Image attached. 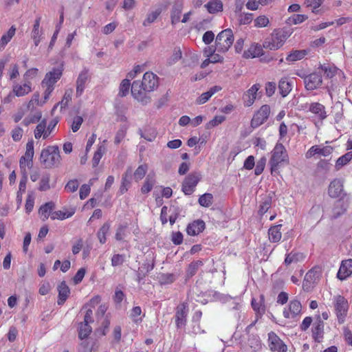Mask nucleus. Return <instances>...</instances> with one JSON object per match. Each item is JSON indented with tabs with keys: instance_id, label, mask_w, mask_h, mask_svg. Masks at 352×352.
<instances>
[{
	"instance_id": "obj_1",
	"label": "nucleus",
	"mask_w": 352,
	"mask_h": 352,
	"mask_svg": "<svg viewBox=\"0 0 352 352\" xmlns=\"http://www.w3.org/2000/svg\"><path fill=\"white\" fill-rule=\"evenodd\" d=\"M158 86V77L151 72H146L142 80H135L131 85V94L133 97L144 103L149 102L150 98L146 95V92L153 91Z\"/></svg>"
},
{
	"instance_id": "obj_2",
	"label": "nucleus",
	"mask_w": 352,
	"mask_h": 352,
	"mask_svg": "<svg viewBox=\"0 0 352 352\" xmlns=\"http://www.w3.org/2000/svg\"><path fill=\"white\" fill-rule=\"evenodd\" d=\"M289 162V157L286 148L282 143L277 142L271 152L269 161L272 175L279 174V169Z\"/></svg>"
},
{
	"instance_id": "obj_3",
	"label": "nucleus",
	"mask_w": 352,
	"mask_h": 352,
	"mask_svg": "<svg viewBox=\"0 0 352 352\" xmlns=\"http://www.w3.org/2000/svg\"><path fill=\"white\" fill-rule=\"evenodd\" d=\"M63 65L54 67L51 71L47 72L41 82V86L44 89L43 98L45 101L47 100L55 88L56 83L60 79L63 73Z\"/></svg>"
},
{
	"instance_id": "obj_4",
	"label": "nucleus",
	"mask_w": 352,
	"mask_h": 352,
	"mask_svg": "<svg viewBox=\"0 0 352 352\" xmlns=\"http://www.w3.org/2000/svg\"><path fill=\"white\" fill-rule=\"evenodd\" d=\"M290 36V34L282 28L274 29L270 36L265 39L263 47L270 50L280 49Z\"/></svg>"
},
{
	"instance_id": "obj_5",
	"label": "nucleus",
	"mask_w": 352,
	"mask_h": 352,
	"mask_svg": "<svg viewBox=\"0 0 352 352\" xmlns=\"http://www.w3.org/2000/svg\"><path fill=\"white\" fill-rule=\"evenodd\" d=\"M61 160L59 148L56 145L48 146L41 151L40 162L46 168L57 166Z\"/></svg>"
},
{
	"instance_id": "obj_6",
	"label": "nucleus",
	"mask_w": 352,
	"mask_h": 352,
	"mask_svg": "<svg viewBox=\"0 0 352 352\" xmlns=\"http://www.w3.org/2000/svg\"><path fill=\"white\" fill-rule=\"evenodd\" d=\"M34 155V142L28 140L25 145V151L19 159V168L21 175H28V171L33 167Z\"/></svg>"
},
{
	"instance_id": "obj_7",
	"label": "nucleus",
	"mask_w": 352,
	"mask_h": 352,
	"mask_svg": "<svg viewBox=\"0 0 352 352\" xmlns=\"http://www.w3.org/2000/svg\"><path fill=\"white\" fill-rule=\"evenodd\" d=\"M333 304L338 324H342L344 323L349 309L348 300L344 296L338 294L334 296Z\"/></svg>"
},
{
	"instance_id": "obj_8",
	"label": "nucleus",
	"mask_w": 352,
	"mask_h": 352,
	"mask_svg": "<svg viewBox=\"0 0 352 352\" xmlns=\"http://www.w3.org/2000/svg\"><path fill=\"white\" fill-rule=\"evenodd\" d=\"M234 42V34L230 28L219 32L215 40V50L218 52L225 53L230 48Z\"/></svg>"
},
{
	"instance_id": "obj_9",
	"label": "nucleus",
	"mask_w": 352,
	"mask_h": 352,
	"mask_svg": "<svg viewBox=\"0 0 352 352\" xmlns=\"http://www.w3.org/2000/svg\"><path fill=\"white\" fill-rule=\"evenodd\" d=\"M302 306L297 298L292 299L288 305L283 309V315L287 319H296L302 314Z\"/></svg>"
},
{
	"instance_id": "obj_10",
	"label": "nucleus",
	"mask_w": 352,
	"mask_h": 352,
	"mask_svg": "<svg viewBox=\"0 0 352 352\" xmlns=\"http://www.w3.org/2000/svg\"><path fill=\"white\" fill-rule=\"evenodd\" d=\"M267 344L272 352H287L288 350L287 344L274 331L267 334Z\"/></svg>"
},
{
	"instance_id": "obj_11",
	"label": "nucleus",
	"mask_w": 352,
	"mask_h": 352,
	"mask_svg": "<svg viewBox=\"0 0 352 352\" xmlns=\"http://www.w3.org/2000/svg\"><path fill=\"white\" fill-rule=\"evenodd\" d=\"M270 111L271 109L269 105H262L254 114L250 122L251 126L255 129L262 125L267 120Z\"/></svg>"
},
{
	"instance_id": "obj_12",
	"label": "nucleus",
	"mask_w": 352,
	"mask_h": 352,
	"mask_svg": "<svg viewBox=\"0 0 352 352\" xmlns=\"http://www.w3.org/2000/svg\"><path fill=\"white\" fill-rule=\"evenodd\" d=\"M201 179L199 174L192 173L188 175L183 181L182 190L186 195H190Z\"/></svg>"
},
{
	"instance_id": "obj_13",
	"label": "nucleus",
	"mask_w": 352,
	"mask_h": 352,
	"mask_svg": "<svg viewBox=\"0 0 352 352\" xmlns=\"http://www.w3.org/2000/svg\"><path fill=\"white\" fill-rule=\"evenodd\" d=\"M322 76L319 72H313L304 77V85L307 91H313L322 85Z\"/></svg>"
},
{
	"instance_id": "obj_14",
	"label": "nucleus",
	"mask_w": 352,
	"mask_h": 352,
	"mask_svg": "<svg viewBox=\"0 0 352 352\" xmlns=\"http://www.w3.org/2000/svg\"><path fill=\"white\" fill-rule=\"evenodd\" d=\"M188 305L186 302L179 304L175 309V324L177 328H181L186 324L188 314Z\"/></svg>"
},
{
	"instance_id": "obj_15",
	"label": "nucleus",
	"mask_w": 352,
	"mask_h": 352,
	"mask_svg": "<svg viewBox=\"0 0 352 352\" xmlns=\"http://www.w3.org/2000/svg\"><path fill=\"white\" fill-rule=\"evenodd\" d=\"M334 148L331 146L314 145L310 147L305 153L307 159L311 158L315 155L328 157L331 155Z\"/></svg>"
},
{
	"instance_id": "obj_16",
	"label": "nucleus",
	"mask_w": 352,
	"mask_h": 352,
	"mask_svg": "<svg viewBox=\"0 0 352 352\" xmlns=\"http://www.w3.org/2000/svg\"><path fill=\"white\" fill-rule=\"evenodd\" d=\"M41 16H37L32 25V30L30 32L31 38L34 41V44L37 47L41 43L43 35L44 34L43 30L41 27Z\"/></svg>"
},
{
	"instance_id": "obj_17",
	"label": "nucleus",
	"mask_w": 352,
	"mask_h": 352,
	"mask_svg": "<svg viewBox=\"0 0 352 352\" xmlns=\"http://www.w3.org/2000/svg\"><path fill=\"white\" fill-rule=\"evenodd\" d=\"M344 191L343 182L340 179H333L328 187V194L331 198L339 197Z\"/></svg>"
},
{
	"instance_id": "obj_18",
	"label": "nucleus",
	"mask_w": 352,
	"mask_h": 352,
	"mask_svg": "<svg viewBox=\"0 0 352 352\" xmlns=\"http://www.w3.org/2000/svg\"><path fill=\"white\" fill-rule=\"evenodd\" d=\"M309 111L320 121L324 120L327 117L325 107L320 102H314L310 103L309 105Z\"/></svg>"
},
{
	"instance_id": "obj_19",
	"label": "nucleus",
	"mask_w": 352,
	"mask_h": 352,
	"mask_svg": "<svg viewBox=\"0 0 352 352\" xmlns=\"http://www.w3.org/2000/svg\"><path fill=\"white\" fill-rule=\"evenodd\" d=\"M352 274V259L349 258L342 261L337 274V277L340 280L349 278Z\"/></svg>"
},
{
	"instance_id": "obj_20",
	"label": "nucleus",
	"mask_w": 352,
	"mask_h": 352,
	"mask_svg": "<svg viewBox=\"0 0 352 352\" xmlns=\"http://www.w3.org/2000/svg\"><path fill=\"white\" fill-rule=\"evenodd\" d=\"M51 135L47 128V120L43 119L36 126L34 130V136L36 140H46Z\"/></svg>"
},
{
	"instance_id": "obj_21",
	"label": "nucleus",
	"mask_w": 352,
	"mask_h": 352,
	"mask_svg": "<svg viewBox=\"0 0 352 352\" xmlns=\"http://www.w3.org/2000/svg\"><path fill=\"white\" fill-rule=\"evenodd\" d=\"M260 87L259 84H254L244 94L243 100L245 107H250L254 104Z\"/></svg>"
},
{
	"instance_id": "obj_22",
	"label": "nucleus",
	"mask_w": 352,
	"mask_h": 352,
	"mask_svg": "<svg viewBox=\"0 0 352 352\" xmlns=\"http://www.w3.org/2000/svg\"><path fill=\"white\" fill-rule=\"evenodd\" d=\"M184 8V3L182 0H176L170 11L171 23L175 25L180 21L181 14Z\"/></svg>"
},
{
	"instance_id": "obj_23",
	"label": "nucleus",
	"mask_w": 352,
	"mask_h": 352,
	"mask_svg": "<svg viewBox=\"0 0 352 352\" xmlns=\"http://www.w3.org/2000/svg\"><path fill=\"white\" fill-rule=\"evenodd\" d=\"M58 292L57 304L63 305L70 295V289L65 281H62L57 287Z\"/></svg>"
},
{
	"instance_id": "obj_24",
	"label": "nucleus",
	"mask_w": 352,
	"mask_h": 352,
	"mask_svg": "<svg viewBox=\"0 0 352 352\" xmlns=\"http://www.w3.org/2000/svg\"><path fill=\"white\" fill-rule=\"evenodd\" d=\"M263 48H264L263 45L258 43H253L244 52L243 57L245 58L259 57L263 54Z\"/></svg>"
},
{
	"instance_id": "obj_25",
	"label": "nucleus",
	"mask_w": 352,
	"mask_h": 352,
	"mask_svg": "<svg viewBox=\"0 0 352 352\" xmlns=\"http://www.w3.org/2000/svg\"><path fill=\"white\" fill-rule=\"evenodd\" d=\"M318 68L321 69L324 72L325 76L329 78H332L337 75L344 76L343 72L333 65H320Z\"/></svg>"
},
{
	"instance_id": "obj_26",
	"label": "nucleus",
	"mask_w": 352,
	"mask_h": 352,
	"mask_svg": "<svg viewBox=\"0 0 352 352\" xmlns=\"http://www.w3.org/2000/svg\"><path fill=\"white\" fill-rule=\"evenodd\" d=\"M89 78L88 71L85 69L82 71L78 76L76 80V95L80 96L85 88V84Z\"/></svg>"
},
{
	"instance_id": "obj_27",
	"label": "nucleus",
	"mask_w": 352,
	"mask_h": 352,
	"mask_svg": "<svg viewBox=\"0 0 352 352\" xmlns=\"http://www.w3.org/2000/svg\"><path fill=\"white\" fill-rule=\"evenodd\" d=\"M205 229V223L202 220L194 221L190 223L187 228L186 232L190 236H196L203 232Z\"/></svg>"
},
{
	"instance_id": "obj_28",
	"label": "nucleus",
	"mask_w": 352,
	"mask_h": 352,
	"mask_svg": "<svg viewBox=\"0 0 352 352\" xmlns=\"http://www.w3.org/2000/svg\"><path fill=\"white\" fill-rule=\"evenodd\" d=\"M12 91L17 97L26 96L32 91V84L30 82H25L23 85L16 84L12 87Z\"/></svg>"
},
{
	"instance_id": "obj_29",
	"label": "nucleus",
	"mask_w": 352,
	"mask_h": 352,
	"mask_svg": "<svg viewBox=\"0 0 352 352\" xmlns=\"http://www.w3.org/2000/svg\"><path fill=\"white\" fill-rule=\"evenodd\" d=\"M222 89L221 86L215 85L211 87L208 91L203 93L196 100V103L203 104L208 102L210 98L217 92Z\"/></svg>"
},
{
	"instance_id": "obj_30",
	"label": "nucleus",
	"mask_w": 352,
	"mask_h": 352,
	"mask_svg": "<svg viewBox=\"0 0 352 352\" xmlns=\"http://www.w3.org/2000/svg\"><path fill=\"white\" fill-rule=\"evenodd\" d=\"M282 225H275L271 226L268 230L269 240L272 243H277L282 238V232L280 231Z\"/></svg>"
},
{
	"instance_id": "obj_31",
	"label": "nucleus",
	"mask_w": 352,
	"mask_h": 352,
	"mask_svg": "<svg viewBox=\"0 0 352 352\" xmlns=\"http://www.w3.org/2000/svg\"><path fill=\"white\" fill-rule=\"evenodd\" d=\"M76 210L74 208H71L69 210L64 208L62 210H58L52 212L51 214V219L52 220H64L72 217L74 214Z\"/></svg>"
},
{
	"instance_id": "obj_32",
	"label": "nucleus",
	"mask_w": 352,
	"mask_h": 352,
	"mask_svg": "<svg viewBox=\"0 0 352 352\" xmlns=\"http://www.w3.org/2000/svg\"><path fill=\"white\" fill-rule=\"evenodd\" d=\"M204 6L210 14L222 12L223 8L221 0H210Z\"/></svg>"
},
{
	"instance_id": "obj_33",
	"label": "nucleus",
	"mask_w": 352,
	"mask_h": 352,
	"mask_svg": "<svg viewBox=\"0 0 352 352\" xmlns=\"http://www.w3.org/2000/svg\"><path fill=\"white\" fill-rule=\"evenodd\" d=\"M55 208V204L52 201H49L42 205L38 210V214L42 218L43 221L47 220L49 217H51L52 210Z\"/></svg>"
},
{
	"instance_id": "obj_34",
	"label": "nucleus",
	"mask_w": 352,
	"mask_h": 352,
	"mask_svg": "<svg viewBox=\"0 0 352 352\" xmlns=\"http://www.w3.org/2000/svg\"><path fill=\"white\" fill-rule=\"evenodd\" d=\"M15 25H12L10 29L4 33L0 38V50H3L7 44L11 41L16 33Z\"/></svg>"
},
{
	"instance_id": "obj_35",
	"label": "nucleus",
	"mask_w": 352,
	"mask_h": 352,
	"mask_svg": "<svg viewBox=\"0 0 352 352\" xmlns=\"http://www.w3.org/2000/svg\"><path fill=\"white\" fill-rule=\"evenodd\" d=\"M251 305L253 309L256 311V314L262 315L265 313V298L263 294L260 296L258 300H257L255 298H252L251 301Z\"/></svg>"
},
{
	"instance_id": "obj_36",
	"label": "nucleus",
	"mask_w": 352,
	"mask_h": 352,
	"mask_svg": "<svg viewBox=\"0 0 352 352\" xmlns=\"http://www.w3.org/2000/svg\"><path fill=\"white\" fill-rule=\"evenodd\" d=\"M324 334V322L318 320L312 329V336L315 341L320 342Z\"/></svg>"
},
{
	"instance_id": "obj_37",
	"label": "nucleus",
	"mask_w": 352,
	"mask_h": 352,
	"mask_svg": "<svg viewBox=\"0 0 352 352\" xmlns=\"http://www.w3.org/2000/svg\"><path fill=\"white\" fill-rule=\"evenodd\" d=\"M305 258L303 254L300 252H291L286 254L284 264L287 266L289 265L292 263H298L302 261Z\"/></svg>"
},
{
	"instance_id": "obj_38",
	"label": "nucleus",
	"mask_w": 352,
	"mask_h": 352,
	"mask_svg": "<svg viewBox=\"0 0 352 352\" xmlns=\"http://www.w3.org/2000/svg\"><path fill=\"white\" fill-rule=\"evenodd\" d=\"M111 225L109 222H105L97 232V237L101 244H104L107 241V235L110 230Z\"/></svg>"
},
{
	"instance_id": "obj_39",
	"label": "nucleus",
	"mask_w": 352,
	"mask_h": 352,
	"mask_svg": "<svg viewBox=\"0 0 352 352\" xmlns=\"http://www.w3.org/2000/svg\"><path fill=\"white\" fill-rule=\"evenodd\" d=\"M204 265L203 261L201 260L194 261L191 262L186 269V277L190 278L195 276L198 270Z\"/></svg>"
},
{
	"instance_id": "obj_40",
	"label": "nucleus",
	"mask_w": 352,
	"mask_h": 352,
	"mask_svg": "<svg viewBox=\"0 0 352 352\" xmlns=\"http://www.w3.org/2000/svg\"><path fill=\"white\" fill-rule=\"evenodd\" d=\"M307 54V51L305 50H292L287 56L286 60L288 62H295L296 60H302Z\"/></svg>"
},
{
	"instance_id": "obj_41",
	"label": "nucleus",
	"mask_w": 352,
	"mask_h": 352,
	"mask_svg": "<svg viewBox=\"0 0 352 352\" xmlns=\"http://www.w3.org/2000/svg\"><path fill=\"white\" fill-rule=\"evenodd\" d=\"M352 160V151L347 152L344 155L338 157L335 164L336 170H340L344 166L348 164Z\"/></svg>"
},
{
	"instance_id": "obj_42",
	"label": "nucleus",
	"mask_w": 352,
	"mask_h": 352,
	"mask_svg": "<svg viewBox=\"0 0 352 352\" xmlns=\"http://www.w3.org/2000/svg\"><path fill=\"white\" fill-rule=\"evenodd\" d=\"M139 134L146 140L152 142L156 138L157 132L155 129L148 127L144 131H142V129H140Z\"/></svg>"
},
{
	"instance_id": "obj_43",
	"label": "nucleus",
	"mask_w": 352,
	"mask_h": 352,
	"mask_svg": "<svg viewBox=\"0 0 352 352\" xmlns=\"http://www.w3.org/2000/svg\"><path fill=\"white\" fill-rule=\"evenodd\" d=\"M92 328L90 323L80 322L78 327V337L80 340L85 339L91 333Z\"/></svg>"
},
{
	"instance_id": "obj_44",
	"label": "nucleus",
	"mask_w": 352,
	"mask_h": 352,
	"mask_svg": "<svg viewBox=\"0 0 352 352\" xmlns=\"http://www.w3.org/2000/svg\"><path fill=\"white\" fill-rule=\"evenodd\" d=\"M278 88L283 97H285L292 90V86L286 78L280 80Z\"/></svg>"
},
{
	"instance_id": "obj_45",
	"label": "nucleus",
	"mask_w": 352,
	"mask_h": 352,
	"mask_svg": "<svg viewBox=\"0 0 352 352\" xmlns=\"http://www.w3.org/2000/svg\"><path fill=\"white\" fill-rule=\"evenodd\" d=\"M270 21L269 18L263 14L258 16L254 20V25L257 28H266L270 25Z\"/></svg>"
},
{
	"instance_id": "obj_46",
	"label": "nucleus",
	"mask_w": 352,
	"mask_h": 352,
	"mask_svg": "<svg viewBox=\"0 0 352 352\" xmlns=\"http://www.w3.org/2000/svg\"><path fill=\"white\" fill-rule=\"evenodd\" d=\"M308 19L306 14H294L287 19V23L289 25H297L303 23Z\"/></svg>"
},
{
	"instance_id": "obj_47",
	"label": "nucleus",
	"mask_w": 352,
	"mask_h": 352,
	"mask_svg": "<svg viewBox=\"0 0 352 352\" xmlns=\"http://www.w3.org/2000/svg\"><path fill=\"white\" fill-rule=\"evenodd\" d=\"M162 10L158 8L147 14L146 19L143 21L144 26H148L153 23L157 17L160 15Z\"/></svg>"
},
{
	"instance_id": "obj_48",
	"label": "nucleus",
	"mask_w": 352,
	"mask_h": 352,
	"mask_svg": "<svg viewBox=\"0 0 352 352\" xmlns=\"http://www.w3.org/2000/svg\"><path fill=\"white\" fill-rule=\"evenodd\" d=\"M148 170V166L146 164L140 165L134 172V179L138 182L144 178Z\"/></svg>"
},
{
	"instance_id": "obj_49",
	"label": "nucleus",
	"mask_w": 352,
	"mask_h": 352,
	"mask_svg": "<svg viewBox=\"0 0 352 352\" xmlns=\"http://www.w3.org/2000/svg\"><path fill=\"white\" fill-rule=\"evenodd\" d=\"M212 200H213V196L212 194L205 193V194L202 195L201 196H200L198 201H199V204L201 206L208 208L212 205Z\"/></svg>"
},
{
	"instance_id": "obj_50",
	"label": "nucleus",
	"mask_w": 352,
	"mask_h": 352,
	"mask_svg": "<svg viewBox=\"0 0 352 352\" xmlns=\"http://www.w3.org/2000/svg\"><path fill=\"white\" fill-rule=\"evenodd\" d=\"M130 87V80L124 79L120 83L118 95L121 97L126 96L129 94Z\"/></svg>"
},
{
	"instance_id": "obj_51",
	"label": "nucleus",
	"mask_w": 352,
	"mask_h": 352,
	"mask_svg": "<svg viewBox=\"0 0 352 352\" xmlns=\"http://www.w3.org/2000/svg\"><path fill=\"white\" fill-rule=\"evenodd\" d=\"M34 199L35 197L34 192H29L25 204V208L27 213H30L32 211L34 206Z\"/></svg>"
},
{
	"instance_id": "obj_52",
	"label": "nucleus",
	"mask_w": 352,
	"mask_h": 352,
	"mask_svg": "<svg viewBox=\"0 0 352 352\" xmlns=\"http://www.w3.org/2000/svg\"><path fill=\"white\" fill-rule=\"evenodd\" d=\"M154 184L155 180L152 178H150L149 176L147 177L142 186L141 187L142 193L146 194L149 192L153 189Z\"/></svg>"
},
{
	"instance_id": "obj_53",
	"label": "nucleus",
	"mask_w": 352,
	"mask_h": 352,
	"mask_svg": "<svg viewBox=\"0 0 352 352\" xmlns=\"http://www.w3.org/2000/svg\"><path fill=\"white\" fill-rule=\"evenodd\" d=\"M159 280L161 285L171 284L175 280V276L170 273L162 274L159 276Z\"/></svg>"
},
{
	"instance_id": "obj_54",
	"label": "nucleus",
	"mask_w": 352,
	"mask_h": 352,
	"mask_svg": "<svg viewBox=\"0 0 352 352\" xmlns=\"http://www.w3.org/2000/svg\"><path fill=\"white\" fill-rule=\"evenodd\" d=\"M10 134L13 141L19 142L23 136V129L19 126H16L11 131Z\"/></svg>"
},
{
	"instance_id": "obj_55",
	"label": "nucleus",
	"mask_w": 352,
	"mask_h": 352,
	"mask_svg": "<svg viewBox=\"0 0 352 352\" xmlns=\"http://www.w3.org/2000/svg\"><path fill=\"white\" fill-rule=\"evenodd\" d=\"M226 120V117L224 116H215L213 119L210 120L206 124L207 129H211L215 127Z\"/></svg>"
},
{
	"instance_id": "obj_56",
	"label": "nucleus",
	"mask_w": 352,
	"mask_h": 352,
	"mask_svg": "<svg viewBox=\"0 0 352 352\" xmlns=\"http://www.w3.org/2000/svg\"><path fill=\"white\" fill-rule=\"evenodd\" d=\"M109 325H110V320L109 319L106 317L102 324H101V327H100L98 329H96V332L99 335V336H105L107 332L109 331Z\"/></svg>"
},
{
	"instance_id": "obj_57",
	"label": "nucleus",
	"mask_w": 352,
	"mask_h": 352,
	"mask_svg": "<svg viewBox=\"0 0 352 352\" xmlns=\"http://www.w3.org/2000/svg\"><path fill=\"white\" fill-rule=\"evenodd\" d=\"M266 162L267 160L265 157H262L258 160L254 169V174L256 175H260L263 172L265 167Z\"/></svg>"
},
{
	"instance_id": "obj_58",
	"label": "nucleus",
	"mask_w": 352,
	"mask_h": 352,
	"mask_svg": "<svg viewBox=\"0 0 352 352\" xmlns=\"http://www.w3.org/2000/svg\"><path fill=\"white\" fill-rule=\"evenodd\" d=\"M272 205V200L270 198H267L262 201L259 206L258 214L261 216H263L264 214L267 212V211L270 208Z\"/></svg>"
},
{
	"instance_id": "obj_59",
	"label": "nucleus",
	"mask_w": 352,
	"mask_h": 352,
	"mask_svg": "<svg viewBox=\"0 0 352 352\" xmlns=\"http://www.w3.org/2000/svg\"><path fill=\"white\" fill-rule=\"evenodd\" d=\"M50 175H45L42 177L40 184L38 190L40 191H46L50 188Z\"/></svg>"
},
{
	"instance_id": "obj_60",
	"label": "nucleus",
	"mask_w": 352,
	"mask_h": 352,
	"mask_svg": "<svg viewBox=\"0 0 352 352\" xmlns=\"http://www.w3.org/2000/svg\"><path fill=\"white\" fill-rule=\"evenodd\" d=\"M72 93L73 91L72 89L67 90L65 92L64 96L59 103L61 109L65 108L72 101Z\"/></svg>"
},
{
	"instance_id": "obj_61",
	"label": "nucleus",
	"mask_w": 352,
	"mask_h": 352,
	"mask_svg": "<svg viewBox=\"0 0 352 352\" xmlns=\"http://www.w3.org/2000/svg\"><path fill=\"white\" fill-rule=\"evenodd\" d=\"M127 228V224L125 225H120L115 234V238L117 241H122L124 236H126V230Z\"/></svg>"
},
{
	"instance_id": "obj_62",
	"label": "nucleus",
	"mask_w": 352,
	"mask_h": 352,
	"mask_svg": "<svg viewBox=\"0 0 352 352\" xmlns=\"http://www.w3.org/2000/svg\"><path fill=\"white\" fill-rule=\"evenodd\" d=\"M41 118V113L40 112L36 113L31 117H27L23 120V124L28 126L32 123H36L40 121Z\"/></svg>"
},
{
	"instance_id": "obj_63",
	"label": "nucleus",
	"mask_w": 352,
	"mask_h": 352,
	"mask_svg": "<svg viewBox=\"0 0 352 352\" xmlns=\"http://www.w3.org/2000/svg\"><path fill=\"white\" fill-rule=\"evenodd\" d=\"M125 261L124 255L116 254L113 255L111 258V265L113 267H117L119 265H122Z\"/></svg>"
},
{
	"instance_id": "obj_64",
	"label": "nucleus",
	"mask_w": 352,
	"mask_h": 352,
	"mask_svg": "<svg viewBox=\"0 0 352 352\" xmlns=\"http://www.w3.org/2000/svg\"><path fill=\"white\" fill-rule=\"evenodd\" d=\"M79 183L77 179H71L65 185V189L69 192H74L77 190Z\"/></svg>"
}]
</instances>
